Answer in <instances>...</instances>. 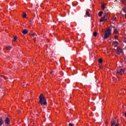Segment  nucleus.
Wrapping results in <instances>:
<instances>
[{"label":"nucleus","mask_w":126,"mask_h":126,"mask_svg":"<svg viewBox=\"0 0 126 126\" xmlns=\"http://www.w3.org/2000/svg\"><path fill=\"white\" fill-rule=\"evenodd\" d=\"M39 103L41 106H45V105H47V100L45 99V96H44V94H41L39 96Z\"/></svg>","instance_id":"f257e3e1"},{"label":"nucleus","mask_w":126,"mask_h":126,"mask_svg":"<svg viewBox=\"0 0 126 126\" xmlns=\"http://www.w3.org/2000/svg\"><path fill=\"white\" fill-rule=\"evenodd\" d=\"M111 31L110 29H108L107 30V31H105V32H104V39H108V38H109V37H110V35H111Z\"/></svg>","instance_id":"f03ea898"},{"label":"nucleus","mask_w":126,"mask_h":126,"mask_svg":"<svg viewBox=\"0 0 126 126\" xmlns=\"http://www.w3.org/2000/svg\"><path fill=\"white\" fill-rule=\"evenodd\" d=\"M125 69H120V70H118L116 72V75L117 77H119L120 75H123V74H125Z\"/></svg>","instance_id":"7ed1b4c3"},{"label":"nucleus","mask_w":126,"mask_h":126,"mask_svg":"<svg viewBox=\"0 0 126 126\" xmlns=\"http://www.w3.org/2000/svg\"><path fill=\"white\" fill-rule=\"evenodd\" d=\"M105 20H107V13L104 14L103 17L101 18L99 21L100 22H103V21H105Z\"/></svg>","instance_id":"20e7f679"},{"label":"nucleus","mask_w":126,"mask_h":126,"mask_svg":"<svg viewBox=\"0 0 126 126\" xmlns=\"http://www.w3.org/2000/svg\"><path fill=\"white\" fill-rule=\"evenodd\" d=\"M122 52H123V49H122L121 47H118L117 49V55H120Z\"/></svg>","instance_id":"39448f33"},{"label":"nucleus","mask_w":126,"mask_h":126,"mask_svg":"<svg viewBox=\"0 0 126 126\" xmlns=\"http://www.w3.org/2000/svg\"><path fill=\"white\" fill-rule=\"evenodd\" d=\"M5 124L7 125V126H8V125L10 124V120L8 118H6L5 120Z\"/></svg>","instance_id":"423d86ee"},{"label":"nucleus","mask_w":126,"mask_h":126,"mask_svg":"<svg viewBox=\"0 0 126 126\" xmlns=\"http://www.w3.org/2000/svg\"><path fill=\"white\" fill-rule=\"evenodd\" d=\"M117 121L115 119L111 121V125H117ZM118 124H119V122H118Z\"/></svg>","instance_id":"0eeeda50"},{"label":"nucleus","mask_w":126,"mask_h":126,"mask_svg":"<svg viewBox=\"0 0 126 126\" xmlns=\"http://www.w3.org/2000/svg\"><path fill=\"white\" fill-rule=\"evenodd\" d=\"M22 33H23V34H24L25 35H26V34H27V33H28V30H27L26 29L22 31Z\"/></svg>","instance_id":"6e6552de"},{"label":"nucleus","mask_w":126,"mask_h":126,"mask_svg":"<svg viewBox=\"0 0 126 126\" xmlns=\"http://www.w3.org/2000/svg\"><path fill=\"white\" fill-rule=\"evenodd\" d=\"M113 46H115V47H117V46L119 45V42H118V41H114L113 42Z\"/></svg>","instance_id":"1a4fd4ad"},{"label":"nucleus","mask_w":126,"mask_h":126,"mask_svg":"<svg viewBox=\"0 0 126 126\" xmlns=\"http://www.w3.org/2000/svg\"><path fill=\"white\" fill-rule=\"evenodd\" d=\"M3 125V120L1 117L0 118V126H2Z\"/></svg>","instance_id":"9d476101"},{"label":"nucleus","mask_w":126,"mask_h":126,"mask_svg":"<svg viewBox=\"0 0 126 126\" xmlns=\"http://www.w3.org/2000/svg\"><path fill=\"white\" fill-rule=\"evenodd\" d=\"M12 48V47H10V46H8V45H7V46H6L5 47V49H6V50H11Z\"/></svg>","instance_id":"9b49d317"},{"label":"nucleus","mask_w":126,"mask_h":126,"mask_svg":"<svg viewBox=\"0 0 126 126\" xmlns=\"http://www.w3.org/2000/svg\"><path fill=\"white\" fill-rule=\"evenodd\" d=\"M98 63H103V59L102 58H100L98 60Z\"/></svg>","instance_id":"f8f14e48"},{"label":"nucleus","mask_w":126,"mask_h":126,"mask_svg":"<svg viewBox=\"0 0 126 126\" xmlns=\"http://www.w3.org/2000/svg\"><path fill=\"white\" fill-rule=\"evenodd\" d=\"M103 14V11H100L98 13V16L101 17L102 16V15Z\"/></svg>","instance_id":"ddd939ff"},{"label":"nucleus","mask_w":126,"mask_h":126,"mask_svg":"<svg viewBox=\"0 0 126 126\" xmlns=\"http://www.w3.org/2000/svg\"><path fill=\"white\" fill-rule=\"evenodd\" d=\"M86 15H87V16H90V14H89V11H87L86 12Z\"/></svg>","instance_id":"4468645a"},{"label":"nucleus","mask_w":126,"mask_h":126,"mask_svg":"<svg viewBox=\"0 0 126 126\" xmlns=\"http://www.w3.org/2000/svg\"><path fill=\"white\" fill-rule=\"evenodd\" d=\"M27 16V15L26 14V13H24L23 14V18H26Z\"/></svg>","instance_id":"2eb2a0df"},{"label":"nucleus","mask_w":126,"mask_h":126,"mask_svg":"<svg viewBox=\"0 0 126 126\" xmlns=\"http://www.w3.org/2000/svg\"><path fill=\"white\" fill-rule=\"evenodd\" d=\"M0 77H3L5 80L8 79V78L7 77H5L2 75H0Z\"/></svg>","instance_id":"dca6fc26"},{"label":"nucleus","mask_w":126,"mask_h":126,"mask_svg":"<svg viewBox=\"0 0 126 126\" xmlns=\"http://www.w3.org/2000/svg\"><path fill=\"white\" fill-rule=\"evenodd\" d=\"M102 9V10H104L105 9V4H102L101 5Z\"/></svg>","instance_id":"f3484780"},{"label":"nucleus","mask_w":126,"mask_h":126,"mask_svg":"<svg viewBox=\"0 0 126 126\" xmlns=\"http://www.w3.org/2000/svg\"><path fill=\"white\" fill-rule=\"evenodd\" d=\"M98 33H97V32H94L93 33V36H94V37H96V36H97Z\"/></svg>","instance_id":"a211bd4d"},{"label":"nucleus","mask_w":126,"mask_h":126,"mask_svg":"<svg viewBox=\"0 0 126 126\" xmlns=\"http://www.w3.org/2000/svg\"><path fill=\"white\" fill-rule=\"evenodd\" d=\"M112 20L113 21H117V17H113V18H112Z\"/></svg>","instance_id":"6ab92c4d"},{"label":"nucleus","mask_w":126,"mask_h":126,"mask_svg":"<svg viewBox=\"0 0 126 126\" xmlns=\"http://www.w3.org/2000/svg\"><path fill=\"white\" fill-rule=\"evenodd\" d=\"M123 11H124V12H125V13H126V6H125L123 8Z\"/></svg>","instance_id":"aec40b11"},{"label":"nucleus","mask_w":126,"mask_h":126,"mask_svg":"<svg viewBox=\"0 0 126 126\" xmlns=\"http://www.w3.org/2000/svg\"><path fill=\"white\" fill-rule=\"evenodd\" d=\"M122 107H123V109H124V112H125V111L126 112V106L125 105V106H123Z\"/></svg>","instance_id":"412c9836"},{"label":"nucleus","mask_w":126,"mask_h":126,"mask_svg":"<svg viewBox=\"0 0 126 126\" xmlns=\"http://www.w3.org/2000/svg\"><path fill=\"white\" fill-rule=\"evenodd\" d=\"M111 126H119V123H117L116 124H111Z\"/></svg>","instance_id":"4be33fe9"},{"label":"nucleus","mask_w":126,"mask_h":126,"mask_svg":"<svg viewBox=\"0 0 126 126\" xmlns=\"http://www.w3.org/2000/svg\"><path fill=\"white\" fill-rule=\"evenodd\" d=\"M119 32H118V30L117 29L114 30V33L115 34H117Z\"/></svg>","instance_id":"5701e85b"},{"label":"nucleus","mask_w":126,"mask_h":126,"mask_svg":"<svg viewBox=\"0 0 126 126\" xmlns=\"http://www.w3.org/2000/svg\"><path fill=\"white\" fill-rule=\"evenodd\" d=\"M16 39H17V37L16 36H15L13 39V41H16Z\"/></svg>","instance_id":"b1692460"},{"label":"nucleus","mask_w":126,"mask_h":126,"mask_svg":"<svg viewBox=\"0 0 126 126\" xmlns=\"http://www.w3.org/2000/svg\"><path fill=\"white\" fill-rule=\"evenodd\" d=\"M69 126H73V124L72 123H69Z\"/></svg>","instance_id":"393cba45"},{"label":"nucleus","mask_w":126,"mask_h":126,"mask_svg":"<svg viewBox=\"0 0 126 126\" xmlns=\"http://www.w3.org/2000/svg\"><path fill=\"white\" fill-rule=\"evenodd\" d=\"M31 36H32V37H34L35 36V33H32L31 34Z\"/></svg>","instance_id":"a878e982"},{"label":"nucleus","mask_w":126,"mask_h":126,"mask_svg":"<svg viewBox=\"0 0 126 126\" xmlns=\"http://www.w3.org/2000/svg\"><path fill=\"white\" fill-rule=\"evenodd\" d=\"M30 22L31 24H32V23H33V22H32V20H30Z\"/></svg>","instance_id":"bb28decb"},{"label":"nucleus","mask_w":126,"mask_h":126,"mask_svg":"<svg viewBox=\"0 0 126 126\" xmlns=\"http://www.w3.org/2000/svg\"><path fill=\"white\" fill-rule=\"evenodd\" d=\"M115 39H118V36L116 35L114 36Z\"/></svg>","instance_id":"cd10ccee"},{"label":"nucleus","mask_w":126,"mask_h":126,"mask_svg":"<svg viewBox=\"0 0 126 126\" xmlns=\"http://www.w3.org/2000/svg\"><path fill=\"white\" fill-rule=\"evenodd\" d=\"M124 116L126 118V111L124 113Z\"/></svg>","instance_id":"c85d7f7f"},{"label":"nucleus","mask_w":126,"mask_h":126,"mask_svg":"<svg viewBox=\"0 0 126 126\" xmlns=\"http://www.w3.org/2000/svg\"><path fill=\"white\" fill-rule=\"evenodd\" d=\"M122 2H123V3L126 2V0H122Z\"/></svg>","instance_id":"c756f323"},{"label":"nucleus","mask_w":126,"mask_h":126,"mask_svg":"<svg viewBox=\"0 0 126 126\" xmlns=\"http://www.w3.org/2000/svg\"><path fill=\"white\" fill-rule=\"evenodd\" d=\"M33 40H34V42H36V38H34Z\"/></svg>","instance_id":"7c9ffc66"},{"label":"nucleus","mask_w":126,"mask_h":126,"mask_svg":"<svg viewBox=\"0 0 126 126\" xmlns=\"http://www.w3.org/2000/svg\"><path fill=\"white\" fill-rule=\"evenodd\" d=\"M53 72H54V71H52L50 72V74H52V73H53Z\"/></svg>","instance_id":"2f4dec72"},{"label":"nucleus","mask_w":126,"mask_h":126,"mask_svg":"<svg viewBox=\"0 0 126 126\" xmlns=\"http://www.w3.org/2000/svg\"><path fill=\"white\" fill-rule=\"evenodd\" d=\"M18 114H20V110H18Z\"/></svg>","instance_id":"473e14b6"},{"label":"nucleus","mask_w":126,"mask_h":126,"mask_svg":"<svg viewBox=\"0 0 126 126\" xmlns=\"http://www.w3.org/2000/svg\"><path fill=\"white\" fill-rule=\"evenodd\" d=\"M102 32H104V30H102Z\"/></svg>","instance_id":"72a5a7b5"},{"label":"nucleus","mask_w":126,"mask_h":126,"mask_svg":"<svg viewBox=\"0 0 126 126\" xmlns=\"http://www.w3.org/2000/svg\"><path fill=\"white\" fill-rule=\"evenodd\" d=\"M125 43H126V40H125Z\"/></svg>","instance_id":"f704fd0d"}]
</instances>
